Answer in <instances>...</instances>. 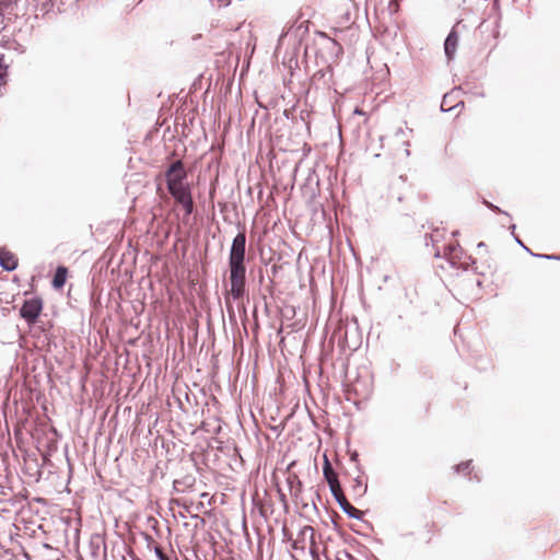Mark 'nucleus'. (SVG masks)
I'll return each instance as SVG.
<instances>
[{
    "label": "nucleus",
    "instance_id": "obj_1",
    "mask_svg": "<svg viewBox=\"0 0 560 560\" xmlns=\"http://www.w3.org/2000/svg\"><path fill=\"white\" fill-rule=\"evenodd\" d=\"M246 235L244 232L238 233L232 243L229 268H230V294L233 299L238 300L243 298L245 292L246 282V267L245 259Z\"/></svg>",
    "mask_w": 560,
    "mask_h": 560
},
{
    "label": "nucleus",
    "instance_id": "obj_2",
    "mask_svg": "<svg viewBox=\"0 0 560 560\" xmlns=\"http://www.w3.org/2000/svg\"><path fill=\"white\" fill-rule=\"evenodd\" d=\"M187 172L182 160L173 162L165 172L168 192L180 205L187 215L194 211V199L188 183L185 182Z\"/></svg>",
    "mask_w": 560,
    "mask_h": 560
},
{
    "label": "nucleus",
    "instance_id": "obj_3",
    "mask_svg": "<svg viewBox=\"0 0 560 560\" xmlns=\"http://www.w3.org/2000/svg\"><path fill=\"white\" fill-rule=\"evenodd\" d=\"M292 548L304 555L306 550L314 553L316 548L315 530L312 526H304L292 541Z\"/></svg>",
    "mask_w": 560,
    "mask_h": 560
},
{
    "label": "nucleus",
    "instance_id": "obj_4",
    "mask_svg": "<svg viewBox=\"0 0 560 560\" xmlns=\"http://www.w3.org/2000/svg\"><path fill=\"white\" fill-rule=\"evenodd\" d=\"M43 310V302L38 298H32L25 300L21 310L20 315L24 318L28 324H34Z\"/></svg>",
    "mask_w": 560,
    "mask_h": 560
},
{
    "label": "nucleus",
    "instance_id": "obj_5",
    "mask_svg": "<svg viewBox=\"0 0 560 560\" xmlns=\"http://www.w3.org/2000/svg\"><path fill=\"white\" fill-rule=\"evenodd\" d=\"M48 457H22L21 466L26 475L32 478L38 479L42 474V466L46 463Z\"/></svg>",
    "mask_w": 560,
    "mask_h": 560
},
{
    "label": "nucleus",
    "instance_id": "obj_6",
    "mask_svg": "<svg viewBox=\"0 0 560 560\" xmlns=\"http://www.w3.org/2000/svg\"><path fill=\"white\" fill-rule=\"evenodd\" d=\"M18 256L7 247L0 248V266L8 271H13L18 268Z\"/></svg>",
    "mask_w": 560,
    "mask_h": 560
},
{
    "label": "nucleus",
    "instance_id": "obj_7",
    "mask_svg": "<svg viewBox=\"0 0 560 560\" xmlns=\"http://www.w3.org/2000/svg\"><path fill=\"white\" fill-rule=\"evenodd\" d=\"M334 498L340 505L343 512H346L349 516L359 518L361 512L355 509L346 498L342 489H338L337 491L332 492Z\"/></svg>",
    "mask_w": 560,
    "mask_h": 560
},
{
    "label": "nucleus",
    "instance_id": "obj_8",
    "mask_svg": "<svg viewBox=\"0 0 560 560\" xmlns=\"http://www.w3.org/2000/svg\"><path fill=\"white\" fill-rule=\"evenodd\" d=\"M457 44H458V35L455 31H452L447 35L445 43H444L445 55L447 56L448 59H452L454 57L456 48H457Z\"/></svg>",
    "mask_w": 560,
    "mask_h": 560
},
{
    "label": "nucleus",
    "instance_id": "obj_9",
    "mask_svg": "<svg viewBox=\"0 0 560 560\" xmlns=\"http://www.w3.org/2000/svg\"><path fill=\"white\" fill-rule=\"evenodd\" d=\"M324 477L329 486L331 493L341 488L338 480V474L335 471V469H326V471H324Z\"/></svg>",
    "mask_w": 560,
    "mask_h": 560
},
{
    "label": "nucleus",
    "instance_id": "obj_10",
    "mask_svg": "<svg viewBox=\"0 0 560 560\" xmlns=\"http://www.w3.org/2000/svg\"><path fill=\"white\" fill-rule=\"evenodd\" d=\"M68 269L63 266L57 268L52 279V287L55 289H61L67 280Z\"/></svg>",
    "mask_w": 560,
    "mask_h": 560
},
{
    "label": "nucleus",
    "instance_id": "obj_11",
    "mask_svg": "<svg viewBox=\"0 0 560 560\" xmlns=\"http://www.w3.org/2000/svg\"><path fill=\"white\" fill-rule=\"evenodd\" d=\"M463 253L462 248L458 245L450 244L447 246V252L445 255L448 257L452 264H459L458 259L460 258V254Z\"/></svg>",
    "mask_w": 560,
    "mask_h": 560
},
{
    "label": "nucleus",
    "instance_id": "obj_12",
    "mask_svg": "<svg viewBox=\"0 0 560 560\" xmlns=\"http://www.w3.org/2000/svg\"><path fill=\"white\" fill-rule=\"evenodd\" d=\"M326 469H334L329 457H324V466H323V472L326 471Z\"/></svg>",
    "mask_w": 560,
    "mask_h": 560
},
{
    "label": "nucleus",
    "instance_id": "obj_13",
    "mask_svg": "<svg viewBox=\"0 0 560 560\" xmlns=\"http://www.w3.org/2000/svg\"><path fill=\"white\" fill-rule=\"evenodd\" d=\"M155 552L161 560H168V558L165 556V553L162 551L160 547L155 548Z\"/></svg>",
    "mask_w": 560,
    "mask_h": 560
},
{
    "label": "nucleus",
    "instance_id": "obj_14",
    "mask_svg": "<svg viewBox=\"0 0 560 560\" xmlns=\"http://www.w3.org/2000/svg\"><path fill=\"white\" fill-rule=\"evenodd\" d=\"M336 467H337L339 470H342V469H343L342 463H341V460L339 459V457H336Z\"/></svg>",
    "mask_w": 560,
    "mask_h": 560
},
{
    "label": "nucleus",
    "instance_id": "obj_15",
    "mask_svg": "<svg viewBox=\"0 0 560 560\" xmlns=\"http://www.w3.org/2000/svg\"><path fill=\"white\" fill-rule=\"evenodd\" d=\"M357 458L358 457H354V456L349 457V463L352 464L353 466H357V464H358Z\"/></svg>",
    "mask_w": 560,
    "mask_h": 560
}]
</instances>
